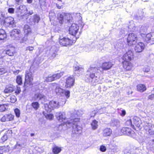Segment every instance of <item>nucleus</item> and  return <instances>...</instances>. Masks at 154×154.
Here are the masks:
<instances>
[{
	"mask_svg": "<svg viewBox=\"0 0 154 154\" xmlns=\"http://www.w3.org/2000/svg\"><path fill=\"white\" fill-rule=\"evenodd\" d=\"M40 20V18L39 16L36 14L33 16V22L35 23H38Z\"/></svg>",
	"mask_w": 154,
	"mask_h": 154,
	"instance_id": "4c0bfd02",
	"label": "nucleus"
},
{
	"mask_svg": "<svg viewBox=\"0 0 154 154\" xmlns=\"http://www.w3.org/2000/svg\"><path fill=\"white\" fill-rule=\"evenodd\" d=\"M33 49V48L32 47H28L26 48V50H29L30 51H32Z\"/></svg>",
	"mask_w": 154,
	"mask_h": 154,
	"instance_id": "052dcab7",
	"label": "nucleus"
},
{
	"mask_svg": "<svg viewBox=\"0 0 154 154\" xmlns=\"http://www.w3.org/2000/svg\"><path fill=\"white\" fill-rule=\"evenodd\" d=\"M6 72V71L4 68L0 69V75H2Z\"/></svg>",
	"mask_w": 154,
	"mask_h": 154,
	"instance_id": "603ef678",
	"label": "nucleus"
},
{
	"mask_svg": "<svg viewBox=\"0 0 154 154\" xmlns=\"http://www.w3.org/2000/svg\"><path fill=\"white\" fill-rule=\"evenodd\" d=\"M126 114L125 111L124 110L122 111V113L121 114V115L122 116H124Z\"/></svg>",
	"mask_w": 154,
	"mask_h": 154,
	"instance_id": "e2e57ef3",
	"label": "nucleus"
},
{
	"mask_svg": "<svg viewBox=\"0 0 154 154\" xmlns=\"http://www.w3.org/2000/svg\"><path fill=\"white\" fill-rule=\"evenodd\" d=\"M32 106L35 110H37L39 107V104L37 102H33L32 103Z\"/></svg>",
	"mask_w": 154,
	"mask_h": 154,
	"instance_id": "c03bdc74",
	"label": "nucleus"
},
{
	"mask_svg": "<svg viewBox=\"0 0 154 154\" xmlns=\"http://www.w3.org/2000/svg\"><path fill=\"white\" fill-rule=\"evenodd\" d=\"M61 150V149L60 147L57 146H54L52 149L53 153L55 154H57L60 153Z\"/></svg>",
	"mask_w": 154,
	"mask_h": 154,
	"instance_id": "7c9ffc66",
	"label": "nucleus"
},
{
	"mask_svg": "<svg viewBox=\"0 0 154 154\" xmlns=\"http://www.w3.org/2000/svg\"><path fill=\"white\" fill-rule=\"evenodd\" d=\"M74 70L77 73L79 74L81 73L83 71V69L77 66L75 67Z\"/></svg>",
	"mask_w": 154,
	"mask_h": 154,
	"instance_id": "473e14b6",
	"label": "nucleus"
},
{
	"mask_svg": "<svg viewBox=\"0 0 154 154\" xmlns=\"http://www.w3.org/2000/svg\"><path fill=\"white\" fill-rule=\"evenodd\" d=\"M121 131L123 134L128 135H130L131 134L134 133V131L130 128H123L122 129Z\"/></svg>",
	"mask_w": 154,
	"mask_h": 154,
	"instance_id": "412c9836",
	"label": "nucleus"
},
{
	"mask_svg": "<svg viewBox=\"0 0 154 154\" xmlns=\"http://www.w3.org/2000/svg\"><path fill=\"white\" fill-rule=\"evenodd\" d=\"M93 129L94 130L97 128V122L95 120H93L91 124Z\"/></svg>",
	"mask_w": 154,
	"mask_h": 154,
	"instance_id": "72a5a7b5",
	"label": "nucleus"
},
{
	"mask_svg": "<svg viewBox=\"0 0 154 154\" xmlns=\"http://www.w3.org/2000/svg\"><path fill=\"white\" fill-rule=\"evenodd\" d=\"M140 29L139 30L140 32L141 35H142V34L143 35H145L144 32H146L147 30V29L146 27L144 26H139Z\"/></svg>",
	"mask_w": 154,
	"mask_h": 154,
	"instance_id": "cd10ccee",
	"label": "nucleus"
},
{
	"mask_svg": "<svg viewBox=\"0 0 154 154\" xmlns=\"http://www.w3.org/2000/svg\"><path fill=\"white\" fill-rule=\"evenodd\" d=\"M15 48L12 47H10L5 51L6 54L10 56H14L15 53Z\"/></svg>",
	"mask_w": 154,
	"mask_h": 154,
	"instance_id": "4be33fe9",
	"label": "nucleus"
},
{
	"mask_svg": "<svg viewBox=\"0 0 154 154\" xmlns=\"http://www.w3.org/2000/svg\"><path fill=\"white\" fill-rule=\"evenodd\" d=\"M14 90V88L13 87L6 86L4 91V92L5 94H8L12 92Z\"/></svg>",
	"mask_w": 154,
	"mask_h": 154,
	"instance_id": "c756f323",
	"label": "nucleus"
},
{
	"mask_svg": "<svg viewBox=\"0 0 154 154\" xmlns=\"http://www.w3.org/2000/svg\"><path fill=\"white\" fill-rule=\"evenodd\" d=\"M56 7H57V8L59 9H61V8H62V6H60L58 4H56Z\"/></svg>",
	"mask_w": 154,
	"mask_h": 154,
	"instance_id": "69168bd1",
	"label": "nucleus"
},
{
	"mask_svg": "<svg viewBox=\"0 0 154 154\" xmlns=\"http://www.w3.org/2000/svg\"><path fill=\"white\" fill-rule=\"evenodd\" d=\"M98 67H90L87 70L86 77L88 78L90 77L92 80L91 82H97L99 78L95 75V73L98 72Z\"/></svg>",
	"mask_w": 154,
	"mask_h": 154,
	"instance_id": "f257e3e1",
	"label": "nucleus"
},
{
	"mask_svg": "<svg viewBox=\"0 0 154 154\" xmlns=\"http://www.w3.org/2000/svg\"><path fill=\"white\" fill-rule=\"evenodd\" d=\"M137 40V37L136 35L134 33H130L128 35L127 39V42L129 45H131L135 44Z\"/></svg>",
	"mask_w": 154,
	"mask_h": 154,
	"instance_id": "423d86ee",
	"label": "nucleus"
},
{
	"mask_svg": "<svg viewBox=\"0 0 154 154\" xmlns=\"http://www.w3.org/2000/svg\"><path fill=\"white\" fill-rule=\"evenodd\" d=\"M137 89L138 91L142 92L146 90L145 85L141 84H139L137 86Z\"/></svg>",
	"mask_w": 154,
	"mask_h": 154,
	"instance_id": "a878e982",
	"label": "nucleus"
},
{
	"mask_svg": "<svg viewBox=\"0 0 154 154\" xmlns=\"http://www.w3.org/2000/svg\"><path fill=\"white\" fill-rule=\"evenodd\" d=\"M144 48V45L142 42H139L136 44L134 50L136 52H141L142 51Z\"/></svg>",
	"mask_w": 154,
	"mask_h": 154,
	"instance_id": "f3484780",
	"label": "nucleus"
},
{
	"mask_svg": "<svg viewBox=\"0 0 154 154\" xmlns=\"http://www.w3.org/2000/svg\"><path fill=\"white\" fill-rule=\"evenodd\" d=\"M7 138L8 137L7 134L5 133L2 137L1 139L2 141H3V142H4L7 140Z\"/></svg>",
	"mask_w": 154,
	"mask_h": 154,
	"instance_id": "09e8293b",
	"label": "nucleus"
},
{
	"mask_svg": "<svg viewBox=\"0 0 154 154\" xmlns=\"http://www.w3.org/2000/svg\"><path fill=\"white\" fill-rule=\"evenodd\" d=\"M34 98L36 100H41L42 103L45 102L47 100L45 95L40 93L36 94L34 96Z\"/></svg>",
	"mask_w": 154,
	"mask_h": 154,
	"instance_id": "2eb2a0df",
	"label": "nucleus"
},
{
	"mask_svg": "<svg viewBox=\"0 0 154 154\" xmlns=\"http://www.w3.org/2000/svg\"><path fill=\"white\" fill-rule=\"evenodd\" d=\"M7 37V35L5 31L3 29H0V40H3Z\"/></svg>",
	"mask_w": 154,
	"mask_h": 154,
	"instance_id": "bb28decb",
	"label": "nucleus"
},
{
	"mask_svg": "<svg viewBox=\"0 0 154 154\" xmlns=\"http://www.w3.org/2000/svg\"><path fill=\"white\" fill-rule=\"evenodd\" d=\"M77 38V37H75L72 40L68 38L63 37L61 38H59V43L60 45L63 46L72 45V43L75 42Z\"/></svg>",
	"mask_w": 154,
	"mask_h": 154,
	"instance_id": "39448f33",
	"label": "nucleus"
},
{
	"mask_svg": "<svg viewBox=\"0 0 154 154\" xmlns=\"http://www.w3.org/2000/svg\"><path fill=\"white\" fill-rule=\"evenodd\" d=\"M113 64L111 62H108L103 63L101 67V69L99 68V69L101 72L103 70H108L110 69L112 66Z\"/></svg>",
	"mask_w": 154,
	"mask_h": 154,
	"instance_id": "4468645a",
	"label": "nucleus"
},
{
	"mask_svg": "<svg viewBox=\"0 0 154 154\" xmlns=\"http://www.w3.org/2000/svg\"><path fill=\"white\" fill-rule=\"evenodd\" d=\"M78 122L75 123V122H73V125L72 126L73 128L72 132L73 133H75L76 134H80L82 132V127L77 125Z\"/></svg>",
	"mask_w": 154,
	"mask_h": 154,
	"instance_id": "f8f14e48",
	"label": "nucleus"
},
{
	"mask_svg": "<svg viewBox=\"0 0 154 154\" xmlns=\"http://www.w3.org/2000/svg\"><path fill=\"white\" fill-rule=\"evenodd\" d=\"M27 1V2L29 3H31L32 1V0H26Z\"/></svg>",
	"mask_w": 154,
	"mask_h": 154,
	"instance_id": "774afa93",
	"label": "nucleus"
},
{
	"mask_svg": "<svg viewBox=\"0 0 154 154\" xmlns=\"http://www.w3.org/2000/svg\"><path fill=\"white\" fill-rule=\"evenodd\" d=\"M20 91H21V89H20V88L19 87H17V89L15 92L16 94L17 95L18 94H20Z\"/></svg>",
	"mask_w": 154,
	"mask_h": 154,
	"instance_id": "5fc2aeb1",
	"label": "nucleus"
},
{
	"mask_svg": "<svg viewBox=\"0 0 154 154\" xmlns=\"http://www.w3.org/2000/svg\"><path fill=\"white\" fill-rule=\"evenodd\" d=\"M57 119L60 122H62L66 118L65 113L64 112H57L56 115Z\"/></svg>",
	"mask_w": 154,
	"mask_h": 154,
	"instance_id": "6ab92c4d",
	"label": "nucleus"
},
{
	"mask_svg": "<svg viewBox=\"0 0 154 154\" xmlns=\"http://www.w3.org/2000/svg\"><path fill=\"white\" fill-rule=\"evenodd\" d=\"M150 70L149 67L147 66L144 67L143 68V71L144 72H147L149 71Z\"/></svg>",
	"mask_w": 154,
	"mask_h": 154,
	"instance_id": "de8ad7c7",
	"label": "nucleus"
},
{
	"mask_svg": "<svg viewBox=\"0 0 154 154\" xmlns=\"http://www.w3.org/2000/svg\"><path fill=\"white\" fill-rule=\"evenodd\" d=\"M134 149H135V150L134 149H131L130 150V153H131L132 154L136 153L137 149L135 148Z\"/></svg>",
	"mask_w": 154,
	"mask_h": 154,
	"instance_id": "13d9d810",
	"label": "nucleus"
},
{
	"mask_svg": "<svg viewBox=\"0 0 154 154\" xmlns=\"http://www.w3.org/2000/svg\"><path fill=\"white\" fill-rule=\"evenodd\" d=\"M11 102V103H14L17 101V98L14 95H12L10 97Z\"/></svg>",
	"mask_w": 154,
	"mask_h": 154,
	"instance_id": "a18cd8bd",
	"label": "nucleus"
},
{
	"mask_svg": "<svg viewBox=\"0 0 154 154\" xmlns=\"http://www.w3.org/2000/svg\"><path fill=\"white\" fill-rule=\"evenodd\" d=\"M33 80V78L32 73L29 70L26 71L24 85H25L26 84H28L31 82Z\"/></svg>",
	"mask_w": 154,
	"mask_h": 154,
	"instance_id": "1a4fd4ad",
	"label": "nucleus"
},
{
	"mask_svg": "<svg viewBox=\"0 0 154 154\" xmlns=\"http://www.w3.org/2000/svg\"><path fill=\"white\" fill-rule=\"evenodd\" d=\"M79 26L75 23H73L69 28V33L73 36L75 35L79 30Z\"/></svg>",
	"mask_w": 154,
	"mask_h": 154,
	"instance_id": "9d476101",
	"label": "nucleus"
},
{
	"mask_svg": "<svg viewBox=\"0 0 154 154\" xmlns=\"http://www.w3.org/2000/svg\"><path fill=\"white\" fill-rule=\"evenodd\" d=\"M63 72H60L53 75L51 74L48 75L47 73H45L44 75L43 78L45 82H51L59 79L63 75Z\"/></svg>",
	"mask_w": 154,
	"mask_h": 154,
	"instance_id": "f03ea898",
	"label": "nucleus"
},
{
	"mask_svg": "<svg viewBox=\"0 0 154 154\" xmlns=\"http://www.w3.org/2000/svg\"><path fill=\"white\" fill-rule=\"evenodd\" d=\"M129 61H125L123 63V67L127 70H129L132 68V64Z\"/></svg>",
	"mask_w": 154,
	"mask_h": 154,
	"instance_id": "5701e85b",
	"label": "nucleus"
},
{
	"mask_svg": "<svg viewBox=\"0 0 154 154\" xmlns=\"http://www.w3.org/2000/svg\"><path fill=\"white\" fill-rule=\"evenodd\" d=\"M112 132V130L110 128H106L103 130V134L104 137L110 136Z\"/></svg>",
	"mask_w": 154,
	"mask_h": 154,
	"instance_id": "393cba45",
	"label": "nucleus"
},
{
	"mask_svg": "<svg viewBox=\"0 0 154 154\" xmlns=\"http://www.w3.org/2000/svg\"><path fill=\"white\" fill-rule=\"evenodd\" d=\"M23 30L25 33L27 34L31 32V29L29 26L27 25H25L23 27Z\"/></svg>",
	"mask_w": 154,
	"mask_h": 154,
	"instance_id": "2f4dec72",
	"label": "nucleus"
},
{
	"mask_svg": "<svg viewBox=\"0 0 154 154\" xmlns=\"http://www.w3.org/2000/svg\"><path fill=\"white\" fill-rule=\"evenodd\" d=\"M33 12L32 11H30L29 12V14L30 15H32L33 14Z\"/></svg>",
	"mask_w": 154,
	"mask_h": 154,
	"instance_id": "338daca9",
	"label": "nucleus"
},
{
	"mask_svg": "<svg viewBox=\"0 0 154 154\" xmlns=\"http://www.w3.org/2000/svg\"><path fill=\"white\" fill-rule=\"evenodd\" d=\"M50 51L51 58H54L55 57L56 55H57L58 50L56 47L54 46L52 47Z\"/></svg>",
	"mask_w": 154,
	"mask_h": 154,
	"instance_id": "b1692460",
	"label": "nucleus"
},
{
	"mask_svg": "<svg viewBox=\"0 0 154 154\" xmlns=\"http://www.w3.org/2000/svg\"><path fill=\"white\" fill-rule=\"evenodd\" d=\"M66 101L64 100L62 101V103L59 102L57 101H51L49 103V104H45V110L48 112H50L52 110L58 107L59 106L63 105L65 104Z\"/></svg>",
	"mask_w": 154,
	"mask_h": 154,
	"instance_id": "7ed1b4c3",
	"label": "nucleus"
},
{
	"mask_svg": "<svg viewBox=\"0 0 154 154\" xmlns=\"http://www.w3.org/2000/svg\"><path fill=\"white\" fill-rule=\"evenodd\" d=\"M6 115L7 121H12L14 120V116L11 114H8Z\"/></svg>",
	"mask_w": 154,
	"mask_h": 154,
	"instance_id": "c9c22d12",
	"label": "nucleus"
},
{
	"mask_svg": "<svg viewBox=\"0 0 154 154\" xmlns=\"http://www.w3.org/2000/svg\"><path fill=\"white\" fill-rule=\"evenodd\" d=\"M3 23L4 25L6 26L14 27V18L11 17L6 18L1 23Z\"/></svg>",
	"mask_w": 154,
	"mask_h": 154,
	"instance_id": "0eeeda50",
	"label": "nucleus"
},
{
	"mask_svg": "<svg viewBox=\"0 0 154 154\" xmlns=\"http://www.w3.org/2000/svg\"><path fill=\"white\" fill-rule=\"evenodd\" d=\"M64 94L67 98H68L69 97L70 94V91H65V92Z\"/></svg>",
	"mask_w": 154,
	"mask_h": 154,
	"instance_id": "8fccbe9b",
	"label": "nucleus"
},
{
	"mask_svg": "<svg viewBox=\"0 0 154 154\" xmlns=\"http://www.w3.org/2000/svg\"><path fill=\"white\" fill-rule=\"evenodd\" d=\"M113 2L115 4H119L121 2L120 0H113Z\"/></svg>",
	"mask_w": 154,
	"mask_h": 154,
	"instance_id": "bf43d9fd",
	"label": "nucleus"
},
{
	"mask_svg": "<svg viewBox=\"0 0 154 154\" xmlns=\"http://www.w3.org/2000/svg\"><path fill=\"white\" fill-rule=\"evenodd\" d=\"M8 108V106L6 104H0V112H4Z\"/></svg>",
	"mask_w": 154,
	"mask_h": 154,
	"instance_id": "e433bc0d",
	"label": "nucleus"
},
{
	"mask_svg": "<svg viewBox=\"0 0 154 154\" xmlns=\"http://www.w3.org/2000/svg\"><path fill=\"white\" fill-rule=\"evenodd\" d=\"M16 82L19 85H21L22 84V78L20 75H18L17 77Z\"/></svg>",
	"mask_w": 154,
	"mask_h": 154,
	"instance_id": "ea45409f",
	"label": "nucleus"
},
{
	"mask_svg": "<svg viewBox=\"0 0 154 154\" xmlns=\"http://www.w3.org/2000/svg\"><path fill=\"white\" fill-rule=\"evenodd\" d=\"M43 113L45 118L47 119L51 120L54 117V116L52 114H46V113H45L44 112H43Z\"/></svg>",
	"mask_w": 154,
	"mask_h": 154,
	"instance_id": "a19ab883",
	"label": "nucleus"
},
{
	"mask_svg": "<svg viewBox=\"0 0 154 154\" xmlns=\"http://www.w3.org/2000/svg\"><path fill=\"white\" fill-rule=\"evenodd\" d=\"M70 14H69L63 13L58 15L57 19L59 20L60 23L62 24L63 22L64 18L65 19H66L67 20H69L71 19L70 18H68V17H70Z\"/></svg>",
	"mask_w": 154,
	"mask_h": 154,
	"instance_id": "ddd939ff",
	"label": "nucleus"
},
{
	"mask_svg": "<svg viewBox=\"0 0 154 154\" xmlns=\"http://www.w3.org/2000/svg\"><path fill=\"white\" fill-rule=\"evenodd\" d=\"M74 79L71 77H68L66 80L65 87L66 88H71L74 84Z\"/></svg>",
	"mask_w": 154,
	"mask_h": 154,
	"instance_id": "dca6fc26",
	"label": "nucleus"
},
{
	"mask_svg": "<svg viewBox=\"0 0 154 154\" xmlns=\"http://www.w3.org/2000/svg\"><path fill=\"white\" fill-rule=\"evenodd\" d=\"M9 148L10 147L8 145L0 146V150L3 151L5 152H8Z\"/></svg>",
	"mask_w": 154,
	"mask_h": 154,
	"instance_id": "f704fd0d",
	"label": "nucleus"
},
{
	"mask_svg": "<svg viewBox=\"0 0 154 154\" xmlns=\"http://www.w3.org/2000/svg\"><path fill=\"white\" fill-rule=\"evenodd\" d=\"M14 112L17 117H19L20 115V110L18 108H16L14 110Z\"/></svg>",
	"mask_w": 154,
	"mask_h": 154,
	"instance_id": "49530a36",
	"label": "nucleus"
},
{
	"mask_svg": "<svg viewBox=\"0 0 154 154\" xmlns=\"http://www.w3.org/2000/svg\"><path fill=\"white\" fill-rule=\"evenodd\" d=\"M126 123L130 125H132L131 120V119L127 120L126 122Z\"/></svg>",
	"mask_w": 154,
	"mask_h": 154,
	"instance_id": "0e129e2a",
	"label": "nucleus"
},
{
	"mask_svg": "<svg viewBox=\"0 0 154 154\" xmlns=\"http://www.w3.org/2000/svg\"><path fill=\"white\" fill-rule=\"evenodd\" d=\"M142 36L143 37V38L145 37V38H144L146 42H148L151 39V35L150 33H148L146 34L145 36V35L144 36L142 35Z\"/></svg>",
	"mask_w": 154,
	"mask_h": 154,
	"instance_id": "58836bf2",
	"label": "nucleus"
},
{
	"mask_svg": "<svg viewBox=\"0 0 154 154\" xmlns=\"http://www.w3.org/2000/svg\"><path fill=\"white\" fill-rule=\"evenodd\" d=\"M51 85L52 86L56 87L54 91L57 94L59 95L64 94L65 90L61 88L58 84L54 83L52 84Z\"/></svg>",
	"mask_w": 154,
	"mask_h": 154,
	"instance_id": "9b49d317",
	"label": "nucleus"
},
{
	"mask_svg": "<svg viewBox=\"0 0 154 154\" xmlns=\"http://www.w3.org/2000/svg\"><path fill=\"white\" fill-rule=\"evenodd\" d=\"M79 119L78 118H74L71 119L70 120L67 121L66 122L61 124L59 126L58 129L59 131L65 130H66L68 128H70L72 127L73 122L75 123L79 122Z\"/></svg>",
	"mask_w": 154,
	"mask_h": 154,
	"instance_id": "20e7f679",
	"label": "nucleus"
},
{
	"mask_svg": "<svg viewBox=\"0 0 154 154\" xmlns=\"http://www.w3.org/2000/svg\"><path fill=\"white\" fill-rule=\"evenodd\" d=\"M100 150L101 151L104 152L106 150V148L105 146H100Z\"/></svg>",
	"mask_w": 154,
	"mask_h": 154,
	"instance_id": "6e6d98bb",
	"label": "nucleus"
},
{
	"mask_svg": "<svg viewBox=\"0 0 154 154\" xmlns=\"http://www.w3.org/2000/svg\"><path fill=\"white\" fill-rule=\"evenodd\" d=\"M8 12L11 14H13L14 12V9L13 8H9L8 9Z\"/></svg>",
	"mask_w": 154,
	"mask_h": 154,
	"instance_id": "3c124183",
	"label": "nucleus"
},
{
	"mask_svg": "<svg viewBox=\"0 0 154 154\" xmlns=\"http://www.w3.org/2000/svg\"><path fill=\"white\" fill-rule=\"evenodd\" d=\"M1 120L2 122H5L7 121L6 117V115H4L2 117V118H1Z\"/></svg>",
	"mask_w": 154,
	"mask_h": 154,
	"instance_id": "4d7b16f0",
	"label": "nucleus"
},
{
	"mask_svg": "<svg viewBox=\"0 0 154 154\" xmlns=\"http://www.w3.org/2000/svg\"><path fill=\"white\" fill-rule=\"evenodd\" d=\"M134 124L138 127H139L141 124V121L140 119L137 117H135L133 118Z\"/></svg>",
	"mask_w": 154,
	"mask_h": 154,
	"instance_id": "c85d7f7f",
	"label": "nucleus"
},
{
	"mask_svg": "<svg viewBox=\"0 0 154 154\" xmlns=\"http://www.w3.org/2000/svg\"><path fill=\"white\" fill-rule=\"evenodd\" d=\"M154 97V94H152L151 95H149L148 97V98L149 99H152Z\"/></svg>",
	"mask_w": 154,
	"mask_h": 154,
	"instance_id": "680f3d73",
	"label": "nucleus"
},
{
	"mask_svg": "<svg viewBox=\"0 0 154 154\" xmlns=\"http://www.w3.org/2000/svg\"><path fill=\"white\" fill-rule=\"evenodd\" d=\"M11 35L12 36H14L16 38H18L19 36H21L20 30L19 29H14L11 32Z\"/></svg>",
	"mask_w": 154,
	"mask_h": 154,
	"instance_id": "aec40b11",
	"label": "nucleus"
},
{
	"mask_svg": "<svg viewBox=\"0 0 154 154\" xmlns=\"http://www.w3.org/2000/svg\"><path fill=\"white\" fill-rule=\"evenodd\" d=\"M134 53L131 50H128L122 57L123 59L125 61H130L134 58Z\"/></svg>",
	"mask_w": 154,
	"mask_h": 154,
	"instance_id": "6e6552de",
	"label": "nucleus"
},
{
	"mask_svg": "<svg viewBox=\"0 0 154 154\" xmlns=\"http://www.w3.org/2000/svg\"><path fill=\"white\" fill-rule=\"evenodd\" d=\"M111 124L112 126H117L119 125L120 122L117 120L113 119L112 120Z\"/></svg>",
	"mask_w": 154,
	"mask_h": 154,
	"instance_id": "37998d69",
	"label": "nucleus"
},
{
	"mask_svg": "<svg viewBox=\"0 0 154 154\" xmlns=\"http://www.w3.org/2000/svg\"><path fill=\"white\" fill-rule=\"evenodd\" d=\"M21 36H19L18 38H17V39L19 40L20 42L21 43H23L25 41H26L27 39V38L26 36H25L23 38H21Z\"/></svg>",
	"mask_w": 154,
	"mask_h": 154,
	"instance_id": "79ce46f5",
	"label": "nucleus"
},
{
	"mask_svg": "<svg viewBox=\"0 0 154 154\" xmlns=\"http://www.w3.org/2000/svg\"><path fill=\"white\" fill-rule=\"evenodd\" d=\"M144 129L146 132L150 135H154V131L152 130V126L151 124L147 123L144 125Z\"/></svg>",
	"mask_w": 154,
	"mask_h": 154,
	"instance_id": "a211bd4d",
	"label": "nucleus"
},
{
	"mask_svg": "<svg viewBox=\"0 0 154 154\" xmlns=\"http://www.w3.org/2000/svg\"><path fill=\"white\" fill-rule=\"evenodd\" d=\"M19 9L20 10L23 11V10H25L26 9V8L25 6L20 5L19 7Z\"/></svg>",
	"mask_w": 154,
	"mask_h": 154,
	"instance_id": "864d4df0",
	"label": "nucleus"
}]
</instances>
